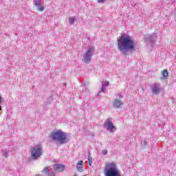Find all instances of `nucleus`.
Segmentation results:
<instances>
[{"label": "nucleus", "instance_id": "f257e3e1", "mask_svg": "<svg viewBox=\"0 0 176 176\" xmlns=\"http://www.w3.org/2000/svg\"><path fill=\"white\" fill-rule=\"evenodd\" d=\"M118 50L124 55L127 56L129 52H132L135 49V43L134 40L130 36H122L120 39L118 40Z\"/></svg>", "mask_w": 176, "mask_h": 176}, {"label": "nucleus", "instance_id": "f03ea898", "mask_svg": "<svg viewBox=\"0 0 176 176\" xmlns=\"http://www.w3.org/2000/svg\"><path fill=\"white\" fill-rule=\"evenodd\" d=\"M103 173L104 176H122L118 168V165L113 162L105 165Z\"/></svg>", "mask_w": 176, "mask_h": 176}, {"label": "nucleus", "instance_id": "7ed1b4c3", "mask_svg": "<svg viewBox=\"0 0 176 176\" xmlns=\"http://www.w3.org/2000/svg\"><path fill=\"white\" fill-rule=\"evenodd\" d=\"M67 133L63 132L61 130H58L56 131L52 132L51 133L50 138L52 141L58 142L59 145H63V144H67Z\"/></svg>", "mask_w": 176, "mask_h": 176}, {"label": "nucleus", "instance_id": "20e7f679", "mask_svg": "<svg viewBox=\"0 0 176 176\" xmlns=\"http://www.w3.org/2000/svg\"><path fill=\"white\" fill-rule=\"evenodd\" d=\"M30 153L33 160H38V158L43 155V148L41 145L34 146L31 148Z\"/></svg>", "mask_w": 176, "mask_h": 176}, {"label": "nucleus", "instance_id": "39448f33", "mask_svg": "<svg viewBox=\"0 0 176 176\" xmlns=\"http://www.w3.org/2000/svg\"><path fill=\"white\" fill-rule=\"evenodd\" d=\"M93 54H94V47H89L86 52L83 54V63L85 64H90Z\"/></svg>", "mask_w": 176, "mask_h": 176}, {"label": "nucleus", "instance_id": "423d86ee", "mask_svg": "<svg viewBox=\"0 0 176 176\" xmlns=\"http://www.w3.org/2000/svg\"><path fill=\"white\" fill-rule=\"evenodd\" d=\"M104 127L107 130V131H109L110 133H115L116 131V126L113 125V123L112 122V118H107L104 124Z\"/></svg>", "mask_w": 176, "mask_h": 176}, {"label": "nucleus", "instance_id": "0eeeda50", "mask_svg": "<svg viewBox=\"0 0 176 176\" xmlns=\"http://www.w3.org/2000/svg\"><path fill=\"white\" fill-rule=\"evenodd\" d=\"M146 41L150 43L151 46L153 47V45H155L156 42V39H157V36H156L155 34H146L144 36Z\"/></svg>", "mask_w": 176, "mask_h": 176}, {"label": "nucleus", "instance_id": "6e6552de", "mask_svg": "<svg viewBox=\"0 0 176 176\" xmlns=\"http://www.w3.org/2000/svg\"><path fill=\"white\" fill-rule=\"evenodd\" d=\"M160 87V83H154L153 85H151L152 94H155V96L160 94L161 90Z\"/></svg>", "mask_w": 176, "mask_h": 176}, {"label": "nucleus", "instance_id": "1a4fd4ad", "mask_svg": "<svg viewBox=\"0 0 176 176\" xmlns=\"http://www.w3.org/2000/svg\"><path fill=\"white\" fill-rule=\"evenodd\" d=\"M33 3L37 8L38 12H43L45 10V7L42 6V0H34Z\"/></svg>", "mask_w": 176, "mask_h": 176}, {"label": "nucleus", "instance_id": "9d476101", "mask_svg": "<svg viewBox=\"0 0 176 176\" xmlns=\"http://www.w3.org/2000/svg\"><path fill=\"white\" fill-rule=\"evenodd\" d=\"M53 168L56 173H61L65 170V166L61 164H55L53 165Z\"/></svg>", "mask_w": 176, "mask_h": 176}, {"label": "nucleus", "instance_id": "9b49d317", "mask_svg": "<svg viewBox=\"0 0 176 176\" xmlns=\"http://www.w3.org/2000/svg\"><path fill=\"white\" fill-rule=\"evenodd\" d=\"M43 174L47 175V176H56V173L50 170V166H47L42 170Z\"/></svg>", "mask_w": 176, "mask_h": 176}, {"label": "nucleus", "instance_id": "f8f14e48", "mask_svg": "<svg viewBox=\"0 0 176 176\" xmlns=\"http://www.w3.org/2000/svg\"><path fill=\"white\" fill-rule=\"evenodd\" d=\"M121 106L122 101H120V100L116 98L113 100V107H114V108L119 109Z\"/></svg>", "mask_w": 176, "mask_h": 176}, {"label": "nucleus", "instance_id": "ddd939ff", "mask_svg": "<svg viewBox=\"0 0 176 176\" xmlns=\"http://www.w3.org/2000/svg\"><path fill=\"white\" fill-rule=\"evenodd\" d=\"M162 76L160 77L161 80H164L168 78V71L167 69H164L162 73Z\"/></svg>", "mask_w": 176, "mask_h": 176}, {"label": "nucleus", "instance_id": "4468645a", "mask_svg": "<svg viewBox=\"0 0 176 176\" xmlns=\"http://www.w3.org/2000/svg\"><path fill=\"white\" fill-rule=\"evenodd\" d=\"M2 155L4 156V157H8L9 156V153H10V151H2Z\"/></svg>", "mask_w": 176, "mask_h": 176}, {"label": "nucleus", "instance_id": "2eb2a0df", "mask_svg": "<svg viewBox=\"0 0 176 176\" xmlns=\"http://www.w3.org/2000/svg\"><path fill=\"white\" fill-rule=\"evenodd\" d=\"M75 21H76V19H75V17H71L69 18V24H70V25H72V24L75 23Z\"/></svg>", "mask_w": 176, "mask_h": 176}, {"label": "nucleus", "instance_id": "dca6fc26", "mask_svg": "<svg viewBox=\"0 0 176 176\" xmlns=\"http://www.w3.org/2000/svg\"><path fill=\"white\" fill-rule=\"evenodd\" d=\"M91 160H92L91 156L90 155V153H89V154H88V162H89V166H91V163H93Z\"/></svg>", "mask_w": 176, "mask_h": 176}, {"label": "nucleus", "instance_id": "f3484780", "mask_svg": "<svg viewBox=\"0 0 176 176\" xmlns=\"http://www.w3.org/2000/svg\"><path fill=\"white\" fill-rule=\"evenodd\" d=\"M77 170L79 173H83V167L82 166L77 165Z\"/></svg>", "mask_w": 176, "mask_h": 176}, {"label": "nucleus", "instance_id": "a211bd4d", "mask_svg": "<svg viewBox=\"0 0 176 176\" xmlns=\"http://www.w3.org/2000/svg\"><path fill=\"white\" fill-rule=\"evenodd\" d=\"M100 91L102 93H105V87H104V84H102V87H101V89H100Z\"/></svg>", "mask_w": 176, "mask_h": 176}, {"label": "nucleus", "instance_id": "6ab92c4d", "mask_svg": "<svg viewBox=\"0 0 176 176\" xmlns=\"http://www.w3.org/2000/svg\"><path fill=\"white\" fill-rule=\"evenodd\" d=\"M116 96L118 97V100H122V98H123L122 94H117Z\"/></svg>", "mask_w": 176, "mask_h": 176}, {"label": "nucleus", "instance_id": "aec40b11", "mask_svg": "<svg viewBox=\"0 0 176 176\" xmlns=\"http://www.w3.org/2000/svg\"><path fill=\"white\" fill-rule=\"evenodd\" d=\"M102 85H104V87H105V86H108L109 85V82H108V81H103Z\"/></svg>", "mask_w": 176, "mask_h": 176}, {"label": "nucleus", "instance_id": "412c9836", "mask_svg": "<svg viewBox=\"0 0 176 176\" xmlns=\"http://www.w3.org/2000/svg\"><path fill=\"white\" fill-rule=\"evenodd\" d=\"M102 155H108V150H103L102 151Z\"/></svg>", "mask_w": 176, "mask_h": 176}, {"label": "nucleus", "instance_id": "4be33fe9", "mask_svg": "<svg viewBox=\"0 0 176 176\" xmlns=\"http://www.w3.org/2000/svg\"><path fill=\"white\" fill-rule=\"evenodd\" d=\"M146 144H147V142H146V140H144L143 141V142H142V146H146Z\"/></svg>", "mask_w": 176, "mask_h": 176}, {"label": "nucleus", "instance_id": "5701e85b", "mask_svg": "<svg viewBox=\"0 0 176 176\" xmlns=\"http://www.w3.org/2000/svg\"><path fill=\"white\" fill-rule=\"evenodd\" d=\"M107 0H98V3H105Z\"/></svg>", "mask_w": 176, "mask_h": 176}, {"label": "nucleus", "instance_id": "b1692460", "mask_svg": "<svg viewBox=\"0 0 176 176\" xmlns=\"http://www.w3.org/2000/svg\"><path fill=\"white\" fill-rule=\"evenodd\" d=\"M77 166H83V161H79Z\"/></svg>", "mask_w": 176, "mask_h": 176}, {"label": "nucleus", "instance_id": "393cba45", "mask_svg": "<svg viewBox=\"0 0 176 176\" xmlns=\"http://www.w3.org/2000/svg\"><path fill=\"white\" fill-rule=\"evenodd\" d=\"M1 100H2V97L0 96V102H1ZM0 111H2V107H1V105H0Z\"/></svg>", "mask_w": 176, "mask_h": 176}, {"label": "nucleus", "instance_id": "a878e982", "mask_svg": "<svg viewBox=\"0 0 176 176\" xmlns=\"http://www.w3.org/2000/svg\"><path fill=\"white\" fill-rule=\"evenodd\" d=\"M36 176H43V175L41 174H37V175H36Z\"/></svg>", "mask_w": 176, "mask_h": 176}, {"label": "nucleus", "instance_id": "bb28decb", "mask_svg": "<svg viewBox=\"0 0 176 176\" xmlns=\"http://www.w3.org/2000/svg\"><path fill=\"white\" fill-rule=\"evenodd\" d=\"M145 1H148V0H145Z\"/></svg>", "mask_w": 176, "mask_h": 176}]
</instances>
